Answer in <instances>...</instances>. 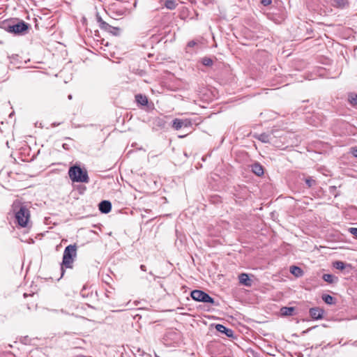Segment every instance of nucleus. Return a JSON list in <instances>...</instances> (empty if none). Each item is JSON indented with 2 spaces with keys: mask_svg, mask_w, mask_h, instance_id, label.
<instances>
[{
  "mask_svg": "<svg viewBox=\"0 0 357 357\" xmlns=\"http://www.w3.org/2000/svg\"><path fill=\"white\" fill-rule=\"evenodd\" d=\"M77 255V246L75 245H68L63 252V261L61 265V276L63 275V268H70L73 267V263L74 261V258Z\"/></svg>",
  "mask_w": 357,
  "mask_h": 357,
  "instance_id": "nucleus-1",
  "label": "nucleus"
},
{
  "mask_svg": "<svg viewBox=\"0 0 357 357\" xmlns=\"http://www.w3.org/2000/svg\"><path fill=\"white\" fill-rule=\"evenodd\" d=\"M322 300L327 304L331 305L333 303L334 298L328 294H324L322 296Z\"/></svg>",
  "mask_w": 357,
  "mask_h": 357,
  "instance_id": "nucleus-22",
  "label": "nucleus"
},
{
  "mask_svg": "<svg viewBox=\"0 0 357 357\" xmlns=\"http://www.w3.org/2000/svg\"><path fill=\"white\" fill-rule=\"evenodd\" d=\"M135 99L137 103L142 105H146L148 103V99L145 96L142 94H137L135 96Z\"/></svg>",
  "mask_w": 357,
  "mask_h": 357,
  "instance_id": "nucleus-15",
  "label": "nucleus"
},
{
  "mask_svg": "<svg viewBox=\"0 0 357 357\" xmlns=\"http://www.w3.org/2000/svg\"><path fill=\"white\" fill-rule=\"evenodd\" d=\"M305 184L308 188H312L316 184V181L312 177H307L305 179Z\"/></svg>",
  "mask_w": 357,
  "mask_h": 357,
  "instance_id": "nucleus-24",
  "label": "nucleus"
},
{
  "mask_svg": "<svg viewBox=\"0 0 357 357\" xmlns=\"http://www.w3.org/2000/svg\"><path fill=\"white\" fill-rule=\"evenodd\" d=\"M202 298V299L201 302L208 303L211 304L214 303V299L205 292L203 293Z\"/></svg>",
  "mask_w": 357,
  "mask_h": 357,
  "instance_id": "nucleus-17",
  "label": "nucleus"
},
{
  "mask_svg": "<svg viewBox=\"0 0 357 357\" xmlns=\"http://www.w3.org/2000/svg\"><path fill=\"white\" fill-rule=\"evenodd\" d=\"M351 153L353 154L354 157L357 158V147L351 148Z\"/></svg>",
  "mask_w": 357,
  "mask_h": 357,
  "instance_id": "nucleus-28",
  "label": "nucleus"
},
{
  "mask_svg": "<svg viewBox=\"0 0 357 357\" xmlns=\"http://www.w3.org/2000/svg\"><path fill=\"white\" fill-rule=\"evenodd\" d=\"M333 266L336 269L343 270V269L345 268L346 265H345V264L344 262H342L341 261H337L334 262Z\"/></svg>",
  "mask_w": 357,
  "mask_h": 357,
  "instance_id": "nucleus-23",
  "label": "nucleus"
},
{
  "mask_svg": "<svg viewBox=\"0 0 357 357\" xmlns=\"http://www.w3.org/2000/svg\"><path fill=\"white\" fill-rule=\"evenodd\" d=\"M347 1L346 0H333L332 5L336 8H344Z\"/></svg>",
  "mask_w": 357,
  "mask_h": 357,
  "instance_id": "nucleus-16",
  "label": "nucleus"
},
{
  "mask_svg": "<svg viewBox=\"0 0 357 357\" xmlns=\"http://www.w3.org/2000/svg\"><path fill=\"white\" fill-rule=\"evenodd\" d=\"M349 231L356 238H357V228L351 227L349 229Z\"/></svg>",
  "mask_w": 357,
  "mask_h": 357,
  "instance_id": "nucleus-26",
  "label": "nucleus"
},
{
  "mask_svg": "<svg viewBox=\"0 0 357 357\" xmlns=\"http://www.w3.org/2000/svg\"><path fill=\"white\" fill-rule=\"evenodd\" d=\"M15 214L17 222L20 227H26L29 225L30 213L28 208L24 206H20L18 208L15 206Z\"/></svg>",
  "mask_w": 357,
  "mask_h": 357,
  "instance_id": "nucleus-2",
  "label": "nucleus"
},
{
  "mask_svg": "<svg viewBox=\"0 0 357 357\" xmlns=\"http://www.w3.org/2000/svg\"><path fill=\"white\" fill-rule=\"evenodd\" d=\"M177 3L174 0H167L165 1V6L169 10H174L176 8Z\"/></svg>",
  "mask_w": 357,
  "mask_h": 357,
  "instance_id": "nucleus-19",
  "label": "nucleus"
},
{
  "mask_svg": "<svg viewBox=\"0 0 357 357\" xmlns=\"http://www.w3.org/2000/svg\"><path fill=\"white\" fill-rule=\"evenodd\" d=\"M29 26L24 22H20L17 24L10 25L8 27V31L14 33L15 34H22L27 31Z\"/></svg>",
  "mask_w": 357,
  "mask_h": 357,
  "instance_id": "nucleus-4",
  "label": "nucleus"
},
{
  "mask_svg": "<svg viewBox=\"0 0 357 357\" xmlns=\"http://www.w3.org/2000/svg\"><path fill=\"white\" fill-rule=\"evenodd\" d=\"M252 171L257 176H261L264 174V169L259 163H255L252 165Z\"/></svg>",
  "mask_w": 357,
  "mask_h": 357,
  "instance_id": "nucleus-11",
  "label": "nucleus"
},
{
  "mask_svg": "<svg viewBox=\"0 0 357 357\" xmlns=\"http://www.w3.org/2000/svg\"><path fill=\"white\" fill-rule=\"evenodd\" d=\"M310 314L314 319H321L323 317L324 310L319 307H312L310 310Z\"/></svg>",
  "mask_w": 357,
  "mask_h": 357,
  "instance_id": "nucleus-6",
  "label": "nucleus"
},
{
  "mask_svg": "<svg viewBox=\"0 0 357 357\" xmlns=\"http://www.w3.org/2000/svg\"><path fill=\"white\" fill-rule=\"evenodd\" d=\"M257 138L264 142V143H268L269 142V138H270V136L266 133H262V134H260L259 135Z\"/></svg>",
  "mask_w": 357,
  "mask_h": 357,
  "instance_id": "nucleus-20",
  "label": "nucleus"
},
{
  "mask_svg": "<svg viewBox=\"0 0 357 357\" xmlns=\"http://www.w3.org/2000/svg\"><path fill=\"white\" fill-rule=\"evenodd\" d=\"M202 63H203V65H204V66H209L212 65V63H213V61H212V59H210V58L204 57V58L202 59Z\"/></svg>",
  "mask_w": 357,
  "mask_h": 357,
  "instance_id": "nucleus-25",
  "label": "nucleus"
},
{
  "mask_svg": "<svg viewBox=\"0 0 357 357\" xmlns=\"http://www.w3.org/2000/svg\"><path fill=\"white\" fill-rule=\"evenodd\" d=\"M68 98H69V99H71V98H72L71 95H70V96H68Z\"/></svg>",
  "mask_w": 357,
  "mask_h": 357,
  "instance_id": "nucleus-31",
  "label": "nucleus"
},
{
  "mask_svg": "<svg viewBox=\"0 0 357 357\" xmlns=\"http://www.w3.org/2000/svg\"><path fill=\"white\" fill-rule=\"evenodd\" d=\"M68 174L73 182L88 183L89 180L87 172L77 166L71 167Z\"/></svg>",
  "mask_w": 357,
  "mask_h": 357,
  "instance_id": "nucleus-3",
  "label": "nucleus"
},
{
  "mask_svg": "<svg viewBox=\"0 0 357 357\" xmlns=\"http://www.w3.org/2000/svg\"><path fill=\"white\" fill-rule=\"evenodd\" d=\"M98 22H100V27L102 29H105V30L109 31L114 34H116V32L119 30L118 28L113 27L107 22L102 21L100 18L99 19Z\"/></svg>",
  "mask_w": 357,
  "mask_h": 357,
  "instance_id": "nucleus-8",
  "label": "nucleus"
},
{
  "mask_svg": "<svg viewBox=\"0 0 357 357\" xmlns=\"http://www.w3.org/2000/svg\"><path fill=\"white\" fill-rule=\"evenodd\" d=\"M215 328L218 332L225 333L227 337H231L233 335L232 330L226 328L222 324H217Z\"/></svg>",
  "mask_w": 357,
  "mask_h": 357,
  "instance_id": "nucleus-9",
  "label": "nucleus"
},
{
  "mask_svg": "<svg viewBox=\"0 0 357 357\" xmlns=\"http://www.w3.org/2000/svg\"><path fill=\"white\" fill-rule=\"evenodd\" d=\"M112 209L110 202L104 200L99 204V210L103 213H108Z\"/></svg>",
  "mask_w": 357,
  "mask_h": 357,
  "instance_id": "nucleus-7",
  "label": "nucleus"
},
{
  "mask_svg": "<svg viewBox=\"0 0 357 357\" xmlns=\"http://www.w3.org/2000/svg\"><path fill=\"white\" fill-rule=\"evenodd\" d=\"M195 45H196V42H195V41H194V40H191V41H190V42L188 43V47H194Z\"/></svg>",
  "mask_w": 357,
  "mask_h": 357,
  "instance_id": "nucleus-29",
  "label": "nucleus"
},
{
  "mask_svg": "<svg viewBox=\"0 0 357 357\" xmlns=\"http://www.w3.org/2000/svg\"><path fill=\"white\" fill-rule=\"evenodd\" d=\"M295 308L294 307H282L280 309V314L282 316H291L293 314Z\"/></svg>",
  "mask_w": 357,
  "mask_h": 357,
  "instance_id": "nucleus-12",
  "label": "nucleus"
},
{
  "mask_svg": "<svg viewBox=\"0 0 357 357\" xmlns=\"http://www.w3.org/2000/svg\"><path fill=\"white\" fill-rule=\"evenodd\" d=\"M140 268L143 271H146V266L144 265H141L140 266Z\"/></svg>",
  "mask_w": 357,
  "mask_h": 357,
  "instance_id": "nucleus-30",
  "label": "nucleus"
},
{
  "mask_svg": "<svg viewBox=\"0 0 357 357\" xmlns=\"http://www.w3.org/2000/svg\"><path fill=\"white\" fill-rule=\"evenodd\" d=\"M239 282L245 286L250 287L251 286V280L249 278V276L246 273H241L238 276Z\"/></svg>",
  "mask_w": 357,
  "mask_h": 357,
  "instance_id": "nucleus-10",
  "label": "nucleus"
},
{
  "mask_svg": "<svg viewBox=\"0 0 357 357\" xmlns=\"http://www.w3.org/2000/svg\"><path fill=\"white\" fill-rule=\"evenodd\" d=\"M349 101L354 107H357V95L351 93L349 96Z\"/></svg>",
  "mask_w": 357,
  "mask_h": 357,
  "instance_id": "nucleus-21",
  "label": "nucleus"
},
{
  "mask_svg": "<svg viewBox=\"0 0 357 357\" xmlns=\"http://www.w3.org/2000/svg\"><path fill=\"white\" fill-rule=\"evenodd\" d=\"M261 3L264 6H267L271 3V0H261Z\"/></svg>",
  "mask_w": 357,
  "mask_h": 357,
  "instance_id": "nucleus-27",
  "label": "nucleus"
},
{
  "mask_svg": "<svg viewBox=\"0 0 357 357\" xmlns=\"http://www.w3.org/2000/svg\"><path fill=\"white\" fill-rule=\"evenodd\" d=\"M203 293H204V291H202L201 290H193L191 292V297L195 301H201L202 299V297Z\"/></svg>",
  "mask_w": 357,
  "mask_h": 357,
  "instance_id": "nucleus-14",
  "label": "nucleus"
},
{
  "mask_svg": "<svg viewBox=\"0 0 357 357\" xmlns=\"http://www.w3.org/2000/svg\"><path fill=\"white\" fill-rule=\"evenodd\" d=\"M323 279L324 281L328 283H333L335 280H337V278L331 274H324L323 275Z\"/></svg>",
  "mask_w": 357,
  "mask_h": 357,
  "instance_id": "nucleus-18",
  "label": "nucleus"
},
{
  "mask_svg": "<svg viewBox=\"0 0 357 357\" xmlns=\"http://www.w3.org/2000/svg\"><path fill=\"white\" fill-rule=\"evenodd\" d=\"M192 126V122L190 119H175L173 121L172 127L178 130L181 129V128H188L191 127Z\"/></svg>",
  "mask_w": 357,
  "mask_h": 357,
  "instance_id": "nucleus-5",
  "label": "nucleus"
},
{
  "mask_svg": "<svg viewBox=\"0 0 357 357\" xmlns=\"http://www.w3.org/2000/svg\"><path fill=\"white\" fill-rule=\"evenodd\" d=\"M290 273L298 278L302 276L303 273L302 269L296 266L290 267Z\"/></svg>",
  "mask_w": 357,
  "mask_h": 357,
  "instance_id": "nucleus-13",
  "label": "nucleus"
}]
</instances>
